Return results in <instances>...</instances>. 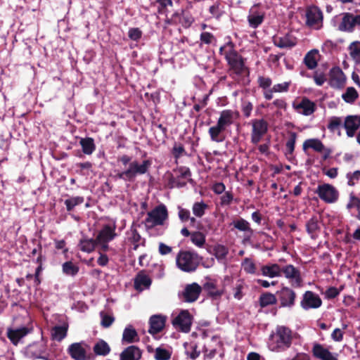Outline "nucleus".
I'll list each match as a JSON object with an SVG mask.
<instances>
[{"mask_svg": "<svg viewBox=\"0 0 360 360\" xmlns=\"http://www.w3.org/2000/svg\"><path fill=\"white\" fill-rule=\"evenodd\" d=\"M219 54L224 56L227 62L230 77L234 78L235 76L249 75L250 71L245 65V58L235 49V44L232 41H230L221 46Z\"/></svg>", "mask_w": 360, "mask_h": 360, "instance_id": "1", "label": "nucleus"}, {"mask_svg": "<svg viewBox=\"0 0 360 360\" xmlns=\"http://www.w3.org/2000/svg\"><path fill=\"white\" fill-rule=\"evenodd\" d=\"M151 165L152 161L150 160H145L141 164H139L136 160H134L130 162L127 169L118 172L116 176L125 181H134L137 175H143L147 173Z\"/></svg>", "mask_w": 360, "mask_h": 360, "instance_id": "2", "label": "nucleus"}, {"mask_svg": "<svg viewBox=\"0 0 360 360\" xmlns=\"http://www.w3.org/2000/svg\"><path fill=\"white\" fill-rule=\"evenodd\" d=\"M200 259L196 252L181 250L176 255V266L184 272H193L198 267Z\"/></svg>", "mask_w": 360, "mask_h": 360, "instance_id": "3", "label": "nucleus"}, {"mask_svg": "<svg viewBox=\"0 0 360 360\" xmlns=\"http://www.w3.org/2000/svg\"><path fill=\"white\" fill-rule=\"evenodd\" d=\"M273 350L281 352L290 347L292 341V330L283 326H279L272 335Z\"/></svg>", "mask_w": 360, "mask_h": 360, "instance_id": "4", "label": "nucleus"}, {"mask_svg": "<svg viewBox=\"0 0 360 360\" xmlns=\"http://www.w3.org/2000/svg\"><path fill=\"white\" fill-rule=\"evenodd\" d=\"M167 217L168 212L166 206L160 205L148 212L145 224L148 228L162 225Z\"/></svg>", "mask_w": 360, "mask_h": 360, "instance_id": "5", "label": "nucleus"}, {"mask_svg": "<svg viewBox=\"0 0 360 360\" xmlns=\"http://www.w3.org/2000/svg\"><path fill=\"white\" fill-rule=\"evenodd\" d=\"M315 193L318 195L321 200L328 204L336 202L340 196L338 189L333 185L327 183L319 184L315 191Z\"/></svg>", "mask_w": 360, "mask_h": 360, "instance_id": "6", "label": "nucleus"}, {"mask_svg": "<svg viewBox=\"0 0 360 360\" xmlns=\"http://www.w3.org/2000/svg\"><path fill=\"white\" fill-rule=\"evenodd\" d=\"M268 131V122L264 119L252 120L251 143L257 145Z\"/></svg>", "mask_w": 360, "mask_h": 360, "instance_id": "7", "label": "nucleus"}, {"mask_svg": "<svg viewBox=\"0 0 360 360\" xmlns=\"http://www.w3.org/2000/svg\"><path fill=\"white\" fill-rule=\"evenodd\" d=\"M306 25L309 27L320 29L323 24V13L316 6H308L306 9Z\"/></svg>", "mask_w": 360, "mask_h": 360, "instance_id": "8", "label": "nucleus"}, {"mask_svg": "<svg viewBox=\"0 0 360 360\" xmlns=\"http://www.w3.org/2000/svg\"><path fill=\"white\" fill-rule=\"evenodd\" d=\"M169 25H181L184 28H188L194 22V18L188 11L181 10V12L174 13L169 18L165 20Z\"/></svg>", "mask_w": 360, "mask_h": 360, "instance_id": "9", "label": "nucleus"}, {"mask_svg": "<svg viewBox=\"0 0 360 360\" xmlns=\"http://www.w3.org/2000/svg\"><path fill=\"white\" fill-rule=\"evenodd\" d=\"M192 319L193 317L188 310H182L172 320V325L183 333H188L191 330Z\"/></svg>", "mask_w": 360, "mask_h": 360, "instance_id": "10", "label": "nucleus"}, {"mask_svg": "<svg viewBox=\"0 0 360 360\" xmlns=\"http://www.w3.org/2000/svg\"><path fill=\"white\" fill-rule=\"evenodd\" d=\"M276 295L280 301V307L292 308L295 303L296 292L288 287H283L276 292Z\"/></svg>", "mask_w": 360, "mask_h": 360, "instance_id": "11", "label": "nucleus"}, {"mask_svg": "<svg viewBox=\"0 0 360 360\" xmlns=\"http://www.w3.org/2000/svg\"><path fill=\"white\" fill-rule=\"evenodd\" d=\"M346 82V76L340 67L335 66L329 72V85L333 89H342Z\"/></svg>", "mask_w": 360, "mask_h": 360, "instance_id": "12", "label": "nucleus"}, {"mask_svg": "<svg viewBox=\"0 0 360 360\" xmlns=\"http://www.w3.org/2000/svg\"><path fill=\"white\" fill-rule=\"evenodd\" d=\"M302 148L304 151L309 148H312L316 152L323 153L322 156L323 160H327L331 153V150L329 148H326L323 143L318 139H307L303 143Z\"/></svg>", "mask_w": 360, "mask_h": 360, "instance_id": "13", "label": "nucleus"}, {"mask_svg": "<svg viewBox=\"0 0 360 360\" xmlns=\"http://www.w3.org/2000/svg\"><path fill=\"white\" fill-rule=\"evenodd\" d=\"M322 300L320 297L313 292L312 291H306L303 295L302 300L301 301V307L304 309H309L311 308L316 309L321 307Z\"/></svg>", "mask_w": 360, "mask_h": 360, "instance_id": "14", "label": "nucleus"}, {"mask_svg": "<svg viewBox=\"0 0 360 360\" xmlns=\"http://www.w3.org/2000/svg\"><path fill=\"white\" fill-rule=\"evenodd\" d=\"M202 292V287L197 283H193L186 285L182 293L184 301L193 302L196 301Z\"/></svg>", "mask_w": 360, "mask_h": 360, "instance_id": "15", "label": "nucleus"}, {"mask_svg": "<svg viewBox=\"0 0 360 360\" xmlns=\"http://www.w3.org/2000/svg\"><path fill=\"white\" fill-rule=\"evenodd\" d=\"M343 127L348 137H353L360 127V115H347L343 122Z\"/></svg>", "mask_w": 360, "mask_h": 360, "instance_id": "16", "label": "nucleus"}, {"mask_svg": "<svg viewBox=\"0 0 360 360\" xmlns=\"http://www.w3.org/2000/svg\"><path fill=\"white\" fill-rule=\"evenodd\" d=\"M167 317L162 314H155L150 316L149 319L148 333L155 335L160 333L165 326Z\"/></svg>", "mask_w": 360, "mask_h": 360, "instance_id": "17", "label": "nucleus"}, {"mask_svg": "<svg viewBox=\"0 0 360 360\" xmlns=\"http://www.w3.org/2000/svg\"><path fill=\"white\" fill-rule=\"evenodd\" d=\"M238 117L239 112L238 111L224 110L220 112L217 124L226 130L228 127H230L233 124L234 119L238 118Z\"/></svg>", "mask_w": 360, "mask_h": 360, "instance_id": "18", "label": "nucleus"}, {"mask_svg": "<svg viewBox=\"0 0 360 360\" xmlns=\"http://www.w3.org/2000/svg\"><path fill=\"white\" fill-rule=\"evenodd\" d=\"M31 329L26 326L20 327L18 328H9L7 330V338L10 340L11 343L17 346L22 338L28 335Z\"/></svg>", "mask_w": 360, "mask_h": 360, "instance_id": "19", "label": "nucleus"}, {"mask_svg": "<svg viewBox=\"0 0 360 360\" xmlns=\"http://www.w3.org/2000/svg\"><path fill=\"white\" fill-rule=\"evenodd\" d=\"M284 274L285 277L288 279H294L295 286L300 287L302 285V277L299 269L292 264L281 266V274Z\"/></svg>", "mask_w": 360, "mask_h": 360, "instance_id": "20", "label": "nucleus"}, {"mask_svg": "<svg viewBox=\"0 0 360 360\" xmlns=\"http://www.w3.org/2000/svg\"><path fill=\"white\" fill-rule=\"evenodd\" d=\"M45 352L46 346L42 342H34L26 349V353L29 357L48 360V358L44 356Z\"/></svg>", "mask_w": 360, "mask_h": 360, "instance_id": "21", "label": "nucleus"}, {"mask_svg": "<svg viewBox=\"0 0 360 360\" xmlns=\"http://www.w3.org/2000/svg\"><path fill=\"white\" fill-rule=\"evenodd\" d=\"M68 353L74 360H86V352L82 347V342H75L68 348Z\"/></svg>", "mask_w": 360, "mask_h": 360, "instance_id": "22", "label": "nucleus"}, {"mask_svg": "<svg viewBox=\"0 0 360 360\" xmlns=\"http://www.w3.org/2000/svg\"><path fill=\"white\" fill-rule=\"evenodd\" d=\"M338 30L345 32H353L355 30L353 13L346 12L342 13V20L338 25Z\"/></svg>", "mask_w": 360, "mask_h": 360, "instance_id": "23", "label": "nucleus"}, {"mask_svg": "<svg viewBox=\"0 0 360 360\" xmlns=\"http://www.w3.org/2000/svg\"><path fill=\"white\" fill-rule=\"evenodd\" d=\"M293 108L297 111L302 110L301 112L305 116L311 115L316 109V104L307 97H303L297 105L293 103Z\"/></svg>", "mask_w": 360, "mask_h": 360, "instance_id": "24", "label": "nucleus"}, {"mask_svg": "<svg viewBox=\"0 0 360 360\" xmlns=\"http://www.w3.org/2000/svg\"><path fill=\"white\" fill-rule=\"evenodd\" d=\"M230 226H233L234 229L240 231L248 233V235H245L244 238L245 240H250L254 232L253 229L250 227V223L243 218H239L233 220L231 223Z\"/></svg>", "mask_w": 360, "mask_h": 360, "instance_id": "25", "label": "nucleus"}, {"mask_svg": "<svg viewBox=\"0 0 360 360\" xmlns=\"http://www.w3.org/2000/svg\"><path fill=\"white\" fill-rule=\"evenodd\" d=\"M117 236L115 233V226H111L109 224L104 225L99 231L96 239L97 242H110Z\"/></svg>", "mask_w": 360, "mask_h": 360, "instance_id": "26", "label": "nucleus"}, {"mask_svg": "<svg viewBox=\"0 0 360 360\" xmlns=\"http://www.w3.org/2000/svg\"><path fill=\"white\" fill-rule=\"evenodd\" d=\"M141 357V351L134 345L125 348L120 354V360H139Z\"/></svg>", "mask_w": 360, "mask_h": 360, "instance_id": "27", "label": "nucleus"}, {"mask_svg": "<svg viewBox=\"0 0 360 360\" xmlns=\"http://www.w3.org/2000/svg\"><path fill=\"white\" fill-rule=\"evenodd\" d=\"M151 283L152 280L144 271L138 273L134 278V288L139 291L148 288Z\"/></svg>", "mask_w": 360, "mask_h": 360, "instance_id": "28", "label": "nucleus"}, {"mask_svg": "<svg viewBox=\"0 0 360 360\" xmlns=\"http://www.w3.org/2000/svg\"><path fill=\"white\" fill-rule=\"evenodd\" d=\"M265 13L263 11H258L250 9L248 16L249 25L252 28H257L264 20Z\"/></svg>", "mask_w": 360, "mask_h": 360, "instance_id": "29", "label": "nucleus"}, {"mask_svg": "<svg viewBox=\"0 0 360 360\" xmlns=\"http://www.w3.org/2000/svg\"><path fill=\"white\" fill-rule=\"evenodd\" d=\"M261 273L263 276L269 278L280 277L281 276V266L278 264L263 265L261 267Z\"/></svg>", "mask_w": 360, "mask_h": 360, "instance_id": "30", "label": "nucleus"}, {"mask_svg": "<svg viewBox=\"0 0 360 360\" xmlns=\"http://www.w3.org/2000/svg\"><path fill=\"white\" fill-rule=\"evenodd\" d=\"M139 341V337L136 330L131 325L127 326L123 331L122 342L129 344Z\"/></svg>", "mask_w": 360, "mask_h": 360, "instance_id": "31", "label": "nucleus"}, {"mask_svg": "<svg viewBox=\"0 0 360 360\" xmlns=\"http://www.w3.org/2000/svg\"><path fill=\"white\" fill-rule=\"evenodd\" d=\"M68 324L63 323L62 326H56L51 329V338L53 340L60 342L68 333Z\"/></svg>", "mask_w": 360, "mask_h": 360, "instance_id": "32", "label": "nucleus"}, {"mask_svg": "<svg viewBox=\"0 0 360 360\" xmlns=\"http://www.w3.org/2000/svg\"><path fill=\"white\" fill-rule=\"evenodd\" d=\"M93 351L97 356H105L110 354L111 348L107 342L100 339L94 345Z\"/></svg>", "mask_w": 360, "mask_h": 360, "instance_id": "33", "label": "nucleus"}, {"mask_svg": "<svg viewBox=\"0 0 360 360\" xmlns=\"http://www.w3.org/2000/svg\"><path fill=\"white\" fill-rule=\"evenodd\" d=\"M342 127H343V120L342 117L332 116L328 119L327 128L330 132H338V135L340 136V129Z\"/></svg>", "mask_w": 360, "mask_h": 360, "instance_id": "34", "label": "nucleus"}, {"mask_svg": "<svg viewBox=\"0 0 360 360\" xmlns=\"http://www.w3.org/2000/svg\"><path fill=\"white\" fill-rule=\"evenodd\" d=\"M203 288L207 292L210 297L217 299L223 295V290L217 288L216 283L214 281H207L203 285Z\"/></svg>", "mask_w": 360, "mask_h": 360, "instance_id": "35", "label": "nucleus"}, {"mask_svg": "<svg viewBox=\"0 0 360 360\" xmlns=\"http://www.w3.org/2000/svg\"><path fill=\"white\" fill-rule=\"evenodd\" d=\"M224 131V129H223L218 124H216L214 126L211 127L209 129L208 133L212 141L219 143L223 141L225 139L224 136H221V134Z\"/></svg>", "mask_w": 360, "mask_h": 360, "instance_id": "36", "label": "nucleus"}, {"mask_svg": "<svg viewBox=\"0 0 360 360\" xmlns=\"http://www.w3.org/2000/svg\"><path fill=\"white\" fill-rule=\"evenodd\" d=\"M79 144L82 146V152L86 155H91L96 150V145L93 138L86 137L81 139Z\"/></svg>", "mask_w": 360, "mask_h": 360, "instance_id": "37", "label": "nucleus"}, {"mask_svg": "<svg viewBox=\"0 0 360 360\" xmlns=\"http://www.w3.org/2000/svg\"><path fill=\"white\" fill-rule=\"evenodd\" d=\"M274 44L281 49L292 48L295 46L296 43L292 41L289 35L285 37H274L273 39Z\"/></svg>", "mask_w": 360, "mask_h": 360, "instance_id": "38", "label": "nucleus"}, {"mask_svg": "<svg viewBox=\"0 0 360 360\" xmlns=\"http://www.w3.org/2000/svg\"><path fill=\"white\" fill-rule=\"evenodd\" d=\"M97 245L96 239L93 238H82L79 243L80 250L89 253L93 252Z\"/></svg>", "mask_w": 360, "mask_h": 360, "instance_id": "39", "label": "nucleus"}, {"mask_svg": "<svg viewBox=\"0 0 360 360\" xmlns=\"http://www.w3.org/2000/svg\"><path fill=\"white\" fill-rule=\"evenodd\" d=\"M320 229L319 224V218L316 215H314L307 221L306 224V231L311 236L314 238L316 232Z\"/></svg>", "mask_w": 360, "mask_h": 360, "instance_id": "40", "label": "nucleus"}, {"mask_svg": "<svg viewBox=\"0 0 360 360\" xmlns=\"http://www.w3.org/2000/svg\"><path fill=\"white\" fill-rule=\"evenodd\" d=\"M346 208L349 210L355 208L357 212L355 217L360 221V198L356 196L354 192L349 194V201L346 205Z\"/></svg>", "mask_w": 360, "mask_h": 360, "instance_id": "41", "label": "nucleus"}, {"mask_svg": "<svg viewBox=\"0 0 360 360\" xmlns=\"http://www.w3.org/2000/svg\"><path fill=\"white\" fill-rule=\"evenodd\" d=\"M259 302L260 307L264 308L267 306L276 304L277 297L271 292H264L259 296Z\"/></svg>", "mask_w": 360, "mask_h": 360, "instance_id": "42", "label": "nucleus"}, {"mask_svg": "<svg viewBox=\"0 0 360 360\" xmlns=\"http://www.w3.org/2000/svg\"><path fill=\"white\" fill-rule=\"evenodd\" d=\"M173 172L176 174V178L178 180L186 181L188 179L187 182H193V179L191 178V172L188 167L181 166L174 169Z\"/></svg>", "mask_w": 360, "mask_h": 360, "instance_id": "43", "label": "nucleus"}, {"mask_svg": "<svg viewBox=\"0 0 360 360\" xmlns=\"http://www.w3.org/2000/svg\"><path fill=\"white\" fill-rule=\"evenodd\" d=\"M289 138L285 143V155L286 156H292L293 153L295 151V147L296 143V140L297 138V134L295 131H289Z\"/></svg>", "mask_w": 360, "mask_h": 360, "instance_id": "44", "label": "nucleus"}, {"mask_svg": "<svg viewBox=\"0 0 360 360\" xmlns=\"http://www.w3.org/2000/svg\"><path fill=\"white\" fill-rule=\"evenodd\" d=\"M318 54L317 50H311L309 51L304 58V63L309 70H313L317 66V60L316 58Z\"/></svg>", "mask_w": 360, "mask_h": 360, "instance_id": "45", "label": "nucleus"}, {"mask_svg": "<svg viewBox=\"0 0 360 360\" xmlns=\"http://www.w3.org/2000/svg\"><path fill=\"white\" fill-rule=\"evenodd\" d=\"M359 96V93L355 89V88L349 86L347 87L345 92L342 94V98L345 102L352 104L357 100Z\"/></svg>", "mask_w": 360, "mask_h": 360, "instance_id": "46", "label": "nucleus"}, {"mask_svg": "<svg viewBox=\"0 0 360 360\" xmlns=\"http://www.w3.org/2000/svg\"><path fill=\"white\" fill-rule=\"evenodd\" d=\"M63 273L67 276H75L79 271V266L71 261L65 262L62 265Z\"/></svg>", "mask_w": 360, "mask_h": 360, "instance_id": "47", "label": "nucleus"}, {"mask_svg": "<svg viewBox=\"0 0 360 360\" xmlns=\"http://www.w3.org/2000/svg\"><path fill=\"white\" fill-rule=\"evenodd\" d=\"M328 352L329 350L323 345L316 342L313 345L311 353L315 359L322 360Z\"/></svg>", "mask_w": 360, "mask_h": 360, "instance_id": "48", "label": "nucleus"}, {"mask_svg": "<svg viewBox=\"0 0 360 360\" xmlns=\"http://www.w3.org/2000/svg\"><path fill=\"white\" fill-rule=\"evenodd\" d=\"M212 254L218 260L224 259L229 254V249L224 245L217 244L214 246Z\"/></svg>", "mask_w": 360, "mask_h": 360, "instance_id": "49", "label": "nucleus"}, {"mask_svg": "<svg viewBox=\"0 0 360 360\" xmlns=\"http://www.w3.org/2000/svg\"><path fill=\"white\" fill-rule=\"evenodd\" d=\"M84 198L82 196L72 197L66 199L64 202L68 212L72 211L74 207L78 205L83 203Z\"/></svg>", "mask_w": 360, "mask_h": 360, "instance_id": "50", "label": "nucleus"}, {"mask_svg": "<svg viewBox=\"0 0 360 360\" xmlns=\"http://www.w3.org/2000/svg\"><path fill=\"white\" fill-rule=\"evenodd\" d=\"M207 207L208 205L204 202H196L192 207L193 213L195 217L200 218L205 214V210Z\"/></svg>", "mask_w": 360, "mask_h": 360, "instance_id": "51", "label": "nucleus"}, {"mask_svg": "<svg viewBox=\"0 0 360 360\" xmlns=\"http://www.w3.org/2000/svg\"><path fill=\"white\" fill-rule=\"evenodd\" d=\"M191 242L198 247H202L205 243V236L200 231H194L191 236Z\"/></svg>", "mask_w": 360, "mask_h": 360, "instance_id": "52", "label": "nucleus"}, {"mask_svg": "<svg viewBox=\"0 0 360 360\" xmlns=\"http://www.w3.org/2000/svg\"><path fill=\"white\" fill-rule=\"evenodd\" d=\"M209 12L211 14V17L216 19H219L224 13L221 7V4L219 1H216L213 5L210 6Z\"/></svg>", "mask_w": 360, "mask_h": 360, "instance_id": "53", "label": "nucleus"}, {"mask_svg": "<svg viewBox=\"0 0 360 360\" xmlns=\"http://www.w3.org/2000/svg\"><path fill=\"white\" fill-rule=\"evenodd\" d=\"M348 49L349 51V55L351 58L354 60L356 58L360 57V41H355L352 42Z\"/></svg>", "mask_w": 360, "mask_h": 360, "instance_id": "54", "label": "nucleus"}, {"mask_svg": "<svg viewBox=\"0 0 360 360\" xmlns=\"http://www.w3.org/2000/svg\"><path fill=\"white\" fill-rule=\"evenodd\" d=\"M242 267L248 274H254L256 273V265L250 258L246 257L244 259L242 262Z\"/></svg>", "mask_w": 360, "mask_h": 360, "instance_id": "55", "label": "nucleus"}, {"mask_svg": "<svg viewBox=\"0 0 360 360\" xmlns=\"http://www.w3.org/2000/svg\"><path fill=\"white\" fill-rule=\"evenodd\" d=\"M252 110L253 104L250 101L247 100L242 101L241 111L245 118L250 117Z\"/></svg>", "mask_w": 360, "mask_h": 360, "instance_id": "56", "label": "nucleus"}, {"mask_svg": "<svg viewBox=\"0 0 360 360\" xmlns=\"http://www.w3.org/2000/svg\"><path fill=\"white\" fill-rule=\"evenodd\" d=\"M155 358L156 360H169L171 353L167 349L158 347L155 349Z\"/></svg>", "mask_w": 360, "mask_h": 360, "instance_id": "57", "label": "nucleus"}, {"mask_svg": "<svg viewBox=\"0 0 360 360\" xmlns=\"http://www.w3.org/2000/svg\"><path fill=\"white\" fill-rule=\"evenodd\" d=\"M186 184H187L186 181L178 180L176 178V176H174L173 175L170 176L169 181H168V186L170 188H172L174 187L183 188V187L186 186Z\"/></svg>", "mask_w": 360, "mask_h": 360, "instance_id": "58", "label": "nucleus"}, {"mask_svg": "<svg viewBox=\"0 0 360 360\" xmlns=\"http://www.w3.org/2000/svg\"><path fill=\"white\" fill-rule=\"evenodd\" d=\"M233 200V195L231 191H226L220 198V205L227 206L231 205Z\"/></svg>", "mask_w": 360, "mask_h": 360, "instance_id": "59", "label": "nucleus"}, {"mask_svg": "<svg viewBox=\"0 0 360 360\" xmlns=\"http://www.w3.org/2000/svg\"><path fill=\"white\" fill-rule=\"evenodd\" d=\"M128 37L133 41H138L142 37V31L138 28H130L128 32Z\"/></svg>", "mask_w": 360, "mask_h": 360, "instance_id": "60", "label": "nucleus"}, {"mask_svg": "<svg viewBox=\"0 0 360 360\" xmlns=\"http://www.w3.org/2000/svg\"><path fill=\"white\" fill-rule=\"evenodd\" d=\"M290 84L291 81L275 84L272 87V91H274L275 93L287 92L289 90Z\"/></svg>", "mask_w": 360, "mask_h": 360, "instance_id": "61", "label": "nucleus"}, {"mask_svg": "<svg viewBox=\"0 0 360 360\" xmlns=\"http://www.w3.org/2000/svg\"><path fill=\"white\" fill-rule=\"evenodd\" d=\"M101 326L103 328L110 327L115 321V318L112 316H110L108 314H105L103 312L101 313Z\"/></svg>", "mask_w": 360, "mask_h": 360, "instance_id": "62", "label": "nucleus"}, {"mask_svg": "<svg viewBox=\"0 0 360 360\" xmlns=\"http://www.w3.org/2000/svg\"><path fill=\"white\" fill-rule=\"evenodd\" d=\"M184 154H186V151L183 145L179 144L174 146L172 155L176 160L179 159Z\"/></svg>", "mask_w": 360, "mask_h": 360, "instance_id": "63", "label": "nucleus"}, {"mask_svg": "<svg viewBox=\"0 0 360 360\" xmlns=\"http://www.w3.org/2000/svg\"><path fill=\"white\" fill-rule=\"evenodd\" d=\"M340 292V290L337 288L330 287L326 290L325 292V297L328 300L334 299L339 295Z\"/></svg>", "mask_w": 360, "mask_h": 360, "instance_id": "64", "label": "nucleus"}]
</instances>
